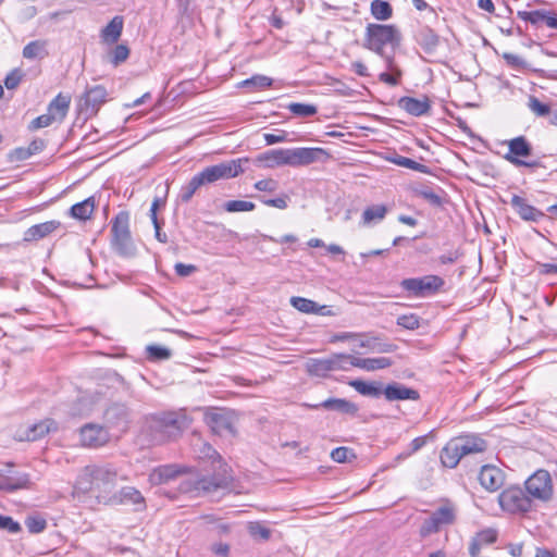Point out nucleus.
I'll return each mask as SVG.
<instances>
[{
    "mask_svg": "<svg viewBox=\"0 0 557 557\" xmlns=\"http://www.w3.org/2000/svg\"><path fill=\"white\" fill-rule=\"evenodd\" d=\"M329 158L325 149L320 147H297L271 149L260 153L257 161L264 168L274 169L280 166H307L309 164L324 161Z\"/></svg>",
    "mask_w": 557,
    "mask_h": 557,
    "instance_id": "1",
    "label": "nucleus"
},
{
    "mask_svg": "<svg viewBox=\"0 0 557 557\" xmlns=\"http://www.w3.org/2000/svg\"><path fill=\"white\" fill-rule=\"evenodd\" d=\"M248 161V158H238L207 166L201 172L193 176L187 184L182 186L178 198L184 203L189 202L195 193L201 186L215 183L220 180H228L238 176L244 172L243 165Z\"/></svg>",
    "mask_w": 557,
    "mask_h": 557,
    "instance_id": "2",
    "label": "nucleus"
},
{
    "mask_svg": "<svg viewBox=\"0 0 557 557\" xmlns=\"http://www.w3.org/2000/svg\"><path fill=\"white\" fill-rule=\"evenodd\" d=\"M117 478L119 471L114 463H90L79 471L74 490L82 494L108 492L116 484Z\"/></svg>",
    "mask_w": 557,
    "mask_h": 557,
    "instance_id": "3",
    "label": "nucleus"
},
{
    "mask_svg": "<svg viewBox=\"0 0 557 557\" xmlns=\"http://www.w3.org/2000/svg\"><path fill=\"white\" fill-rule=\"evenodd\" d=\"M189 424L190 419L186 411L181 409L153 416L150 428L154 432V440L164 442L180 436Z\"/></svg>",
    "mask_w": 557,
    "mask_h": 557,
    "instance_id": "4",
    "label": "nucleus"
},
{
    "mask_svg": "<svg viewBox=\"0 0 557 557\" xmlns=\"http://www.w3.org/2000/svg\"><path fill=\"white\" fill-rule=\"evenodd\" d=\"M232 479L231 473L224 468L222 472L212 476L187 478L183 480L180 484V491L195 496L212 494L219 490L228 488Z\"/></svg>",
    "mask_w": 557,
    "mask_h": 557,
    "instance_id": "5",
    "label": "nucleus"
},
{
    "mask_svg": "<svg viewBox=\"0 0 557 557\" xmlns=\"http://www.w3.org/2000/svg\"><path fill=\"white\" fill-rule=\"evenodd\" d=\"M398 30L393 25L369 24L366 28L363 47L384 57V47L398 41Z\"/></svg>",
    "mask_w": 557,
    "mask_h": 557,
    "instance_id": "6",
    "label": "nucleus"
},
{
    "mask_svg": "<svg viewBox=\"0 0 557 557\" xmlns=\"http://www.w3.org/2000/svg\"><path fill=\"white\" fill-rule=\"evenodd\" d=\"M508 152L504 156L505 160L515 166H524L535 169L541 166L539 159H532V146L524 136L515 137L507 143Z\"/></svg>",
    "mask_w": 557,
    "mask_h": 557,
    "instance_id": "7",
    "label": "nucleus"
},
{
    "mask_svg": "<svg viewBox=\"0 0 557 557\" xmlns=\"http://www.w3.org/2000/svg\"><path fill=\"white\" fill-rule=\"evenodd\" d=\"M445 284V281L438 275H424L422 277L405 278L400 286L410 296L424 298L436 294Z\"/></svg>",
    "mask_w": 557,
    "mask_h": 557,
    "instance_id": "8",
    "label": "nucleus"
},
{
    "mask_svg": "<svg viewBox=\"0 0 557 557\" xmlns=\"http://www.w3.org/2000/svg\"><path fill=\"white\" fill-rule=\"evenodd\" d=\"M112 245L121 256L133 253L134 246L129 232V216L126 212H120L112 221Z\"/></svg>",
    "mask_w": 557,
    "mask_h": 557,
    "instance_id": "9",
    "label": "nucleus"
},
{
    "mask_svg": "<svg viewBox=\"0 0 557 557\" xmlns=\"http://www.w3.org/2000/svg\"><path fill=\"white\" fill-rule=\"evenodd\" d=\"M498 503L503 510L509 513H524L532 507V499L518 486L504 490L498 496Z\"/></svg>",
    "mask_w": 557,
    "mask_h": 557,
    "instance_id": "10",
    "label": "nucleus"
},
{
    "mask_svg": "<svg viewBox=\"0 0 557 557\" xmlns=\"http://www.w3.org/2000/svg\"><path fill=\"white\" fill-rule=\"evenodd\" d=\"M525 490L531 499L548 500L553 494V485L549 473L539 470L525 481Z\"/></svg>",
    "mask_w": 557,
    "mask_h": 557,
    "instance_id": "11",
    "label": "nucleus"
},
{
    "mask_svg": "<svg viewBox=\"0 0 557 557\" xmlns=\"http://www.w3.org/2000/svg\"><path fill=\"white\" fill-rule=\"evenodd\" d=\"M206 423L214 434L233 436L235 434L233 417L224 410H213L206 413Z\"/></svg>",
    "mask_w": 557,
    "mask_h": 557,
    "instance_id": "12",
    "label": "nucleus"
},
{
    "mask_svg": "<svg viewBox=\"0 0 557 557\" xmlns=\"http://www.w3.org/2000/svg\"><path fill=\"white\" fill-rule=\"evenodd\" d=\"M109 440L108 430L101 425L89 423L81 429V441L86 447L97 448L106 445Z\"/></svg>",
    "mask_w": 557,
    "mask_h": 557,
    "instance_id": "13",
    "label": "nucleus"
},
{
    "mask_svg": "<svg viewBox=\"0 0 557 557\" xmlns=\"http://www.w3.org/2000/svg\"><path fill=\"white\" fill-rule=\"evenodd\" d=\"M108 92L101 85L90 87L81 99V109L88 115L96 114L107 100Z\"/></svg>",
    "mask_w": 557,
    "mask_h": 557,
    "instance_id": "14",
    "label": "nucleus"
},
{
    "mask_svg": "<svg viewBox=\"0 0 557 557\" xmlns=\"http://www.w3.org/2000/svg\"><path fill=\"white\" fill-rule=\"evenodd\" d=\"M455 520V509L449 505L437 508L424 521L423 531L426 533L436 532L442 525L450 524Z\"/></svg>",
    "mask_w": 557,
    "mask_h": 557,
    "instance_id": "15",
    "label": "nucleus"
},
{
    "mask_svg": "<svg viewBox=\"0 0 557 557\" xmlns=\"http://www.w3.org/2000/svg\"><path fill=\"white\" fill-rule=\"evenodd\" d=\"M509 203L523 221L539 223L545 218L544 212L531 206L525 198L518 195H512Z\"/></svg>",
    "mask_w": 557,
    "mask_h": 557,
    "instance_id": "16",
    "label": "nucleus"
},
{
    "mask_svg": "<svg viewBox=\"0 0 557 557\" xmlns=\"http://www.w3.org/2000/svg\"><path fill=\"white\" fill-rule=\"evenodd\" d=\"M480 484L490 492H495L504 484V473L495 466H483L479 474Z\"/></svg>",
    "mask_w": 557,
    "mask_h": 557,
    "instance_id": "17",
    "label": "nucleus"
},
{
    "mask_svg": "<svg viewBox=\"0 0 557 557\" xmlns=\"http://www.w3.org/2000/svg\"><path fill=\"white\" fill-rule=\"evenodd\" d=\"M398 106L413 116L426 115L431 111V102L426 96L422 98L401 97L398 100Z\"/></svg>",
    "mask_w": 557,
    "mask_h": 557,
    "instance_id": "18",
    "label": "nucleus"
},
{
    "mask_svg": "<svg viewBox=\"0 0 557 557\" xmlns=\"http://www.w3.org/2000/svg\"><path fill=\"white\" fill-rule=\"evenodd\" d=\"M382 394L388 401L395 400H418L420 398V394L417 389L405 386L400 383H391L387 384Z\"/></svg>",
    "mask_w": 557,
    "mask_h": 557,
    "instance_id": "19",
    "label": "nucleus"
},
{
    "mask_svg": "<svg viewBox=\"0 0 557 557\" xmlns=\"http://www.w3.org/2000/svg\"><path fill=\"white\" fill-rule=\"evenodd\" d=\"M305 406L311 409L324 408L326 410L338 411L350 416H356L359 411V408L355 403L344 398H329L321 404H306Z\"/></svg>",
    "mask_w": 557,
    "mask_h": 557,
    "instance_id": "20",
    "label": "nucleus"
},
{
    "mask_svg": "<svg viewBox=\"0 0 557 557\" xmlns=\"http://www.w3.org/2000/svg\"><path fill=\"white\" fill-rule=\"evenodd\" d=\"M183 468L177 465H163L154 468L149 474V482L152 485L165 484L177 478Z\"/></svg>",
    "mask_w": 557,
    "mask_h": 557,
    "instance_id": "21",
    "label": "nucleus"
},
{
    "mask_svg": "<svg viewBox=\"0 0 557 557\" xmlns=\"http://www.w3.org/2000/svg\"><path fill=\"white\" fill-rule=\"evenodd\" d=\"M517 16L525 22L531 23L532 25H537L541 22H544L549 28L555 29V26L552 24L553 21L557 22V15L554 12L545 11V10H534V11H518Z\"/></svg>",
    "mask_w": 557,
    "mask_h": 557,
    "instance_id": "22",
    "label": "nucleus"
},
{
    "mask_svg": "<svg viewBox=\"0 0 557 557\" xmlns=\"http://www.w3.org/2000/svg\"><path fill=\"white\" fill-rule=\"evenodd\" d=\"M456 442H459V448H455V450L459 449L463 456H468L471 454L482 453L487 448L486 442L476 435H469L463 437L455 438Z\"/></svg>",
    "mask_w": 557,
    "mask_h": 557,
    "instance_id": "23",
    "label": "nucleus"
},
{
    "mask_svg": "<svg viewBox=\"0 0 557 557\" xmlns=\"http://www.w3.org/2000/svg\"><path fill=\"white\" fill-rule=\"evenodd\" d=\"M124 26L123 16H114L108 25L102 28L100 37L103 44L113 45L119 41Z\"/></svg>",
    "mask_w": 557,
    "mask_h": 557,
    "instance_id": "24",
    "label": "nucleus"
},
{
    "mask_svg": "<svg viewBox=\"0 0 557 557\" xmlns=\"http://www.w3.org/2000/svg\"><path fill=\"white\" fill-rule=\"evenodd\" d=\"M333 355L326 358H310L306 362V370L310 375L325 377L333 372Z\"/></svg>",
    "mask_w": 557,
    "mask_h": 557,
    "instance_id": "25",
    "label": "nucleus"
},
{
    "mask_svg": "<svg viewBox=\"0 0 557 557\" xmlns=\"http://www.w3.org/2000/svg\"><path fill=\"white\" fill-rule=\"evenodd\" d=\"M60 226L61 223L55 220L33 225L25 232L24 239L27 242L39 240L57 231Z\"/></svg>",
    "mask_w": 557,
    "mask_h": 557,
    "instance_id": "26",
    "label": "nucleus"
},
{
    "mask_svg": "<svg viewBox=\"0 0 557 557\" xmlns=\"http://www.w3.org/2000/svg\"><path fill=\"white\" fill-rule=\"evenodd\" d=\"M54 430H57V423L53 420L47 419L28 426L25 430L24 436L20 435V440L37 441Z\"/></svg>",
    "mask_w": 557,
    "mask_h": 557,
    "instance_id": "27",
    "label": "nucleus"
},
{
    "mask_svg": "<svg viewBox=\"0 0 557 557\" xmlns=\"http://www.w3.org/2000/svg\"><path fill=\"white\" fill-rule=\"evenodd\" d=\"M290 305L304 313H317L321 315H327L331 313L327 306H320L315 301L304 297H292Z\"/></svg>",
    "mask_w": 557,
    "mask_h": 557,
    "instance_id": "28",
    "label": "nucleus"
},
{
    "mask_svg": "<svg viewBox=\"0 0 557 557\" xmlns=\"http://www.w3.org/2000/svg\"><path fill=\"white\" fill-rule=\"evenodd\" d=\"M70 96L59 94L48 106L47 112L54 116L55 122H62L70 109Z\"/></svg>",
    "mask_w": 557,
    "mask_h": 557,
    "instance_id": "29",
    "label": "nucleus"
},
{
    "mask_svg": "<svg viewBox=\"0 0 557 557\" xmlns=\"http://www.w3.org/2000/svg\"><path fill=\"white\" fill-rule=\"evenodd\" d=\"M120 503L124 505H134L136 510H143L146 507L143 494L133 486H124L119 492Z\"/></svg>",
    "mask_w": 557,
    "mask_h": 557,
    "instance_id": "30",
    "label": "nucleus"
},
{
    "mask_svg": "<svg viewBox=\"0 0 557 557\" xmlns=\"http://www.w3.org/2000/svg\"><path fill=\"white\" fill-rule=\"evenodd\" d=\"M356 392L362 396L379 398L382 395L383 387L380 382H366L362 380H351L348 382Z\"/></svg>",
    "mask_w": 557,
    "mask_h": 557,
    "instance_id": "31",
    "label": "nucleus"
},
{
    "mask_svg": "<svg viewBox=\"0 0 557 557\" xmlns=\"http://www.w3.org/2000/svg\"><path fill=\"white\" fill-rule=\"evenodd\" d=\"M459 442L451 440L447 445L443 448L441 453V461L447 468H455L460 459L463 457V454L459 451V449L455 450V448H459Z\"/></svg>",
    "mask_w": 557,
    "mask_h": 557,
    "instance_id": "32",
    "label": "nucleus"
},
{
    "mask_svg": "<svg viewBox=\"0 0 557 557\" xmlns=\"http://www.w3.org/2000/svg\"><path fill=\"white\" fill-rule=\"evenodd\" d=\"M393 361L387 357H375V358H358L355 362V368H359L366 371H376L381 369L389 368Z\"/></svg>",
    "mask_w": 557,
    "mask_h": 557,
    "instance_id": "33",
    "label": "nucleus"
},
{
    "mask_svg": "<svg viewBox=\"0 0 557 557\" xmlns=\"http://www.w3.org/2000/svg\"><path fill=\"white\" fill-rule=\"evenodd\" d=\"M8 492L30 488L33 483L28 473L20 471H10L8 474Z\"/></svg>",
    "mask_w": 557,
    "mask_h": 557,
    "instance_id": "34",
    "label": "nucleus"
},
{
    "mask_svg": "<svg viewBox=\"0 0 557 557\" xmlns=\"http://www.w3.org/2000/svg\"><path fill=\"white\" fill-rule=\"evenodd\" d=\"M417 40L425 52L434 51L440 42L438 36L429 27H424L418 33Z\"/></svg>",
    "mask_w": 557,
    "mask_h": 557,
    "instance_id": "35",
    "label": "nucleus"
},
{
    "mask_svg": "<svg viewBox=\"0 0 557 557\" xmlns=\"http://www.w3.org/2000/svg\"><path fill=\"white\" fill-rule=\"evenodd\" d=\"M47 55L46 40H34L23 48V57L27 60L44 59Z\"/></svg>",
    "mask_w": 557,
    "mask_h": 557,
    "instance_id": "36",
    "label": "nucleus"
},
{
    "mask_svg": "<svg viewBox=\"0 0 557 557\" xmlns=\"http://www.w3.org/2000/svg\"><path fill=\"white\" fill-rule=\"evenodd\" d=\"M95 209V198L89 197L82 202L75 203L71 207V215L75 219L85 221L89 219Z\"/></svg>",
    "mask_w": 557,
    "mask_h": 557,
    "instance_id": "37",
    "label": "nucleus"
},
{
    "mask_svg": "<svg viewBox=\"0 0 557 557\" xmlns=\"http://www.w3.org/2000/svg\"><path fill=\"white\" fill-rule=\"evenodd\" d=\"M386 67L391 73L383 72L379 75V79L389 86H396L399 84L401 71L395 65L393 57H385Z\"/></svg>",
    "mask_w": 557,
    "mask_h": 557,
    "instance_id": "38",
    "label": "nucleus"
},
{
    "mask_svg": "<svg viewBox=\"0 0 557 557\" xmlns=\"http://www.w3.org/2000/svg\"><path fill=\"white\" fill-rule=\"evenodd\" d=\"M387 213V208L383 205L368 207L362 213V223L369 225L382 221Z\"/></svg>",
    "mask_w": 557,
    "mask_h": 557,
    "instance_id": "39",
    "label": "nucleus"
},
{
    "mask_svg": "<svg viewBox=\"0 0 557 557\" xmlns=\"http://www.w3.org/2000/svg\"><path fill=\"white\" fill-rule=\"evenodd\" d=\"M371 13L374 18L386 21L392 16L393 10L387 1L374 0L371 3Z\"/></svg>",
    "mask_w": 557,
    "mask_h": 557,
    "instance_id": "40",
    "label": "nucleus"
},
{
    "mask_svg": "<svg viewBox=\"0 0 557 557\" xmlns=\"http://www.w3.org/2000/svg\"><path fill=\"white\" fill-rule=\"evenodd\" d=\"M389 161L398 166L410 169L420 173H428V166L404 156H395Z\"/></svg>",
    "mask_w": 557,
    "mask_h": 557,
    "instance_id": "41",
    "label": "nucleus"
},
{
    "mask_svg": "<svg viewBox=\"0 0 557 557\" xmlns=\"http://www.w3.org/2000/svg\"><path fill=\"white\" fill-rule=\"evenodd\" d=\"M357 357L346 354H333V370L334 371H348L355 367Z\"/></svg>",
    "mask_w": 557,
    "mask_h": 557,
    "instance_id": "42",
    "label": "nucleus"
},
{
    "mask_svg": "<svg viewBox=\"0 0 557 557\" xmlns=\"http://www.w3.org/2000/svg\"><path fill=\"white\" fill-rule=\"evenodd\" d=\"M417 196L428 201L434 207H441L443 205L442 196L436 193L433 188L423 186L416 190Z\"/></svg>",
    "mask_w": 557,
    "mask_h": 557,
    "instance_id": "43",
    "label": "nucleus"
},
{
    "mask_svg": "<svg viewBox=\"0 0 557 557\" xmlns=\"http://www.w3.org/2000/svg\"><path fill=\"white\" fill-rule=\"evenodd\" d=\"M147 356L150 360H168L172 357V351L160 345H148L146 347Z\"/></svg>",
    "mask_w": 557,
    "mask_h": 557,
    "instance_id": "44",
    "label": "nucleus"
},
{
    "mask_svg": "<svg viewBox=\"0 0 557 557\" xmlns=\"http://www.w3.org/2000/svg\"><path fill=\"white\" fill-rule=\"evenodd\" d=\"M110 62L117 66L125 62L129 57V49L126 45H116L109 53Z\"/></svg>",
    "mask_w": 557,
    "mask_h": 557,
    "instance_id": "45",
    "label": "nucleus"
},
{
    "mask_svg": "<svg viewBox=\"0 0 557 557\" xmlns=\"http://www.w3.org/2000/svg\"><path fill=\"white\" fill-rule=\"evenodd\" d=\"M255 208V203L247 200H230L224 203V209L227 212H247Z\"/></svg>",
    "mask_w": 557,
    "mask_h": 557,
    "instance_id": "46",
    "label": "nucleus"
},
{
    "mask_svg": "<svg viewBox=\"0 0 557 557\" xmlns=\"http://www.w3.org/2000/svg\"><path fill=\"white\" fill-rule=\"evenodd\" d=\"M331 458L338 463L349 462L356 459V454L351 448L342 446L331 451Z\"/></svg>",
    "mask_w": 557,
    "mask_h": 557,
    "instance_id": "47",
    "label": "nucleus"
},
{
    "mask_svg": "<svg viewBox=\"0 0 557 557\" xmlns=\"http://www.w3.org/2000/svg\"><path fill=\"white\" fill-rule=\"evenodd\" d=\"M288 110L298 116H312L317 113V107L308 103L293 102L288 106Z\"/></svg>",
    "mask_w": 557,
    "mask_h": 557,
    "instance_id": "48",
    "label": "nucleus"
},
{
    "mask_svg": "<svg viewBox=\"0 0 557 557\" xmlns=\"http://www.w3.org/2000/svg\"><path fill=\"white\" fill-rule=\"evenodd\" d=\"M528 108L537 116H547L552 114L550 107L541 102L536 97L529 98Z\"/></svg>",
    "mask_w": 557,
    "mask_h": 557,
    "instance_id": "49",
    "label": "nucleus"
},
{
    "mask_svg": "<svg viewBox=\"0 0 557 557\" xmlns=\"http://www.w3.org/2000/svg\"><path fill=\"white\" fill-rule=\"evenodd\" d=\"M273 81L272 78L265 76V75H255L250 78H247L243 82V86L249 87L253 86L258 89H264L272 85Z\"/></svg>",
    "mask_w": 557,
    "mask_h": 557,
    "instance_id": "50",
    "label": "nucleus"
},
{
    "mask_svg": "<svg viewBox=\"0 0 557 557\" xmlns=\"http://www.w3.org/2000/svg\"><path fill=\"white\" fill-rule=\"evenodd\" d=\"M397 325L413 331L420 326V318L414 313L403 314L397 318Z\"/></svg>",
    "mask_w": 557,
    "mask_h": 557,
    "instance_id": "51",
    "label": "nucleus"
},
{
    "mask_svg": "<svg viewBox=\"0 0 557 557\" xmlns=\"http://www.w3.org/2000/svg\"><path fill=\"white\" fill-rule=\"evenodd\" d=\"M248 532L251 536L262 540H269L271 535V531L259 522H250Z\"/></svg>",
    "mask_w": 557,
    "mask_h": 557,
    "instance_id": "52",
    "label": "nucleus"
},
{
    "mask_svg": "<svg viewBox=\"0 0 557 557\" xmlns=\"http://www.w3.org/2000/svg\"><path fill=\"white\" fill-rule=\"evenodd\" d=\"M0 530H5L11 534H16L21 531V525L11 517L0 515Z\"/></svg>",
    "mask_w": 557,
    "mask_h": 557,
    "instance_id": "53",
    "label": "nucleus"
},
{
    "mask_svg": "<svg viewBox=\"0 0 557 557\" xmlns=\"http://www.w3.org/2000/svg\"><path fill=\"white\" fill-rule=\"evenodd\" d=\"M482 545L493 544L497 540V532L494 529H485L474 536Z\"/></svg>",
    "mask_w": 557,
    "mask_h": 557,
    "instance_id": "54",
    "label": "nucleus"
},
{
    "mask_svg": "<svg viewBox=\"0 0 557 557\" xmlns=\"http://www.w3.org/2000/svg\"><path fill=\"white\" fill-rule=\"evenodd\" d=\"M53 122H55L54 116H51L48 112L45 114L39 115L30 123L32 129H39L47 126H50Z\"/></svg>",
    "mask_w": 557,
    "mask_h": 557,
    "instance_id": "55",
    "label": "nucleus"
},
{
    "mask_svg": "<svg viewBox=\"0 0 557 557\" xmlns=\"http://www.w3.org/2000/svg\"><path fill=\"white\" fill-rule=\"evenodd\" d=\"M397 349V346L393 343L380 342L377 338H373V346L371 350L380 354L393 352Z\"/></svg>",
    "mask_w": 557,
    "mask_h": 557,
    "instance_id": "56",
    "label": "nucleus"
},
{
    "mask_svg": "<svg viewBox=\"0 0 557 557\" xmlns=\"http://www.w3.org/2000/svg\"><path fill=\"white\" fill-rule=\"evenodd\" d=\"M277 182L273 178H265V180H261V181H258L256 184H255V188L259 191H269V193H273L277 189Z\"/></svg>",
    "mask_w": 557,
    "mask_h": 557,
    "instance_id": "57",
    "label": "nucleus"
},
{
    "mask_svg": "<svg viewBox=\"0 0 557 557\" xmlns=\"http://www.w3.org/2000/svg\"><path fill=\"white\" fill-rule=\"evenodd\" d=\"M22 81V73L18 70L12 71L7 75L4 79V85L8 89H14L18 86Z\"/></svg>",
    "mask_w": 557,
    "mask_h": 557,
    "instance_id": "58",
    "label": "nucleus"
},
{
    "mask_svg": "<svg viewBox=\"0 0 557 557\" xmlns=\"http://www.w3.org/2000/svg\"><path fill=\"white\" fill-rule=\"evenodd\" d=\"M536 270L541 275H557V262L555 263H536Z\"/></svg>",
    "mask_w": 557,
    "mask_h": 557,
    "instance_id": "59",
    "label": "nucleus"
},
{
    "mask_svg": "<svg viewBox=\"0 0 557 557\" xmlns=\"http://www.w3.org/2000/svg\"><path fill=\"white\" fill-rule=\"evenodd\" d=\"M174 270L178 276L186 277L196 272L197 268L194 264L178 262L174 265Z\"/></svg>",
    "mask_w": 557,
    "mask_h": 557,
    "instance_id": "60",
    "label": "nucleus"
},
{
    "mask_svg": "<svg viewBox=\"0 0 557 557\" xmlns=\"http://www.w3.org/2000/svg\"><path fill=\"white\" fill-rule=\"evenodd\" d=\"M260 200L265 206L274 207V208H277V209H285L287 207V200H286L285 196L277 197V198H274V199H265V198H261L260 197Z\"/></svg>",
    "mask_w": 557,
    "mask_h": 557,
    "instance_id": "61",
    "label": "nucleus"
},
{
    "mask_svg": "<svg viewBox=\"0 0 557 557\" xmlns=\"http://www.w3.org/2000/svg\"><path fill=\"white\" fill-rule=\"evenodd\" d=\"M46 521L44 519H29L27 521V528L32 533H39L46 529Z\"/></svg>",
    "mask_w": 557,
    "mask_h": 557,
    "instance_id": "62",
    "label": "nucleus"
},
{
    "mask_svg": "<svg viewBox=\"0 0 557 557\" xmlns=\"http://www.w3.org/2000/svg\"><path fill=\"white\" fill-rule=\"evenodd\" d=\"M263 138H264V141L267 145H274V144L284 143L287 140L286 134L284 132H281V134H278V135L265 133L263 135Z\"/></svg>",
    "mask_w": 557,
    "mask_h": 557,
    "instance_id": "63",
    "label": "nucleus"
},
{
    "mask_svg": "<svg viewBox=\"0 0 557 557\" xmlns=\"http://www.w3.org/2000/svg\"><path fill=\"white\" fill-rule=\"evenodd\" d=\"M504 59L507 61L508 64L512 66H524L525 64L524 60L517 54L505 53Z\"/></svg>",
    "mask_w": 557,
    "mask_h": 557,
    "instance_id": "64",
    "label": "nucleus"
}]
</instances>
